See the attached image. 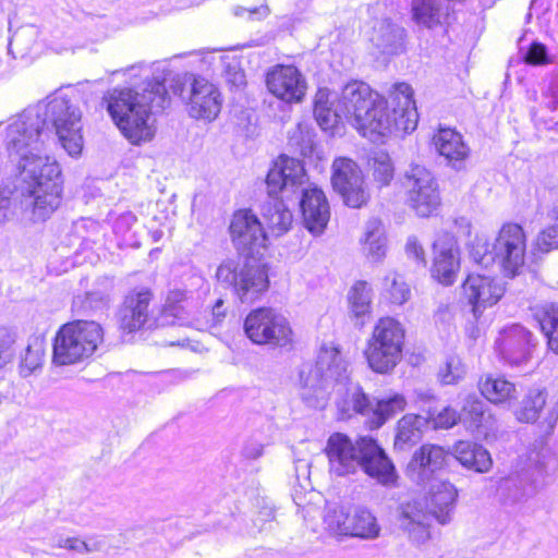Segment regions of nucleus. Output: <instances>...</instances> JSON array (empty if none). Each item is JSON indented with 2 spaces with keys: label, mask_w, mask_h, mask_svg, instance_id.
I'll return each mask as SVG.
<instances>
[{
  "label": "nucleus",
  "mask_w": 558,
  "mask_h": 558,
  "mask_svg": "<svg viewBox=\"0 0 558 558\" xmlns=\"http://www.w3.org/2000/svg\"><path fill=\"white\" fill-rule=\"evenodd\" d=\"M50 123L66 153L78 156L83 149L82 112L63 93H56L35 107L14 117L7 128L4 144L26 184L24 204L32 209L34 221H45L59 207L62 197V172L59 163L46 154Z\"/></svg>",
  "instance_id": "1"
},
{
  "label": "nucleus",
  "mask_w": 558,
  "mask_h": 558,
  "mask_svg": "<svg viewBox=\"0 0 558 558\" xmlns=\"http://www.w3.org/2000/svg\"><path fill=\"white\" fill-rule=\"evenodd\" d=\"M391 101L392 116L388 112L386 100L378 93L367 84L354 81L343 87L339 107L344 119L362 136L376 142L393 129L409 133L417 126L418 113L409 84H396Z\"/></svg>",
  "instance_id": "2"
},
{
  "label": "nucleus",
  "mask_w": 558,
  "mask_h": 558,
  "mask_svg": "<svg viewBox=\"0 0 558 558\" xmlns=\"http://www.w3.org/2000/svg\"><path fill=\"white\" fill-rule=\"evenodd\" d=\"M299 377V395L306 407L325 409L333 393L340 420L371 414L372 402L360 384L350 378L348 363L337 345L323 344L315 364L304 365Z\"/></svg>",
  "instance_id": "3"
},
{
  "label": "nucleus",
  "mask_w": 558,
  "mask_h": 558,
  "mask_svg": "<svg viewBox=\"0 0 558 558\" xmlns=\"http://www.w3.org/2000/svg\"><path fill=\"white\" fill-rule=\"evenodd\" d=\"M141 89L140 93L128 87L113 88L105 97L107 110L116 125L136 145L154 137L151 110L162 109L168 96L163 82L159 80L146 82Z\"/></svg>",
  "instance_id": "4"
},
{
  "label": "nucleus",
  "mask_w": 558,
  "mask_h": 558,
  "mask_svg": "<svg viewBox=\"0 0 558 558\" xmlns=\"http://www.w3.org/2000/svg\"><path fill=\"white\" fill-rule=\"evenodd\" d=\"M104 341V329L94 320L63 325L54 337L52 361L57 365L80 363L94 354Z\"/></svg>",
  "instance_id": "5"
},
{
  "label": "nucleus",
  "mask_w": 558,
  "mask_h": 558,
  "mask_svg": "<svg viewBox=\"0 0 558 558\" xmlns=\"http://www.w3.org/2000/svg\"><path fill=\"white\" fill-rule=\"evenodd\" d=\"M404 329L392 317H383L374 326L364 351L368 366L378 374H388L402 359Z\"/></svg>",
  "instance_id": "6"
},
{
  "label": "nucleus",
  "mask_w": 558,
  "mask_h": 558,
  "mask_svg": "<svg viewBox=\"0 0 558 558\" xmlns=\"http://www.w3.org/2000/svg\"><path fill=\"white\" fill-rule=\"evenodd\" d=\"M216 280L230 289L242 303H252L269 287L267 271L260 265L241 258H226L216 269Z\"/></svg>",
  "instance_id": "7"
},
{
  "label": "nucleus",
  "mask_w": 558,
  "mask_h": 558,
  "mask_svg": "<svg viewBox=\"0 0 558 558\" xmlns=\"http://www.w3.org/2000/svg\"><path fill=\"white\" fill-rule=\"evenodd\" d=\"M245 336L257 345L283 348L293 341V330L289 319L272 307L252 310L245 317Z\"/></svg>",
  "instance_id": "8"
},
{
  "label": "nucleus",
  "mask_w": 558,
  "mask_h": 558,
  "mask_svg": "<svg viewBox=\"0 0 558 558\" xmlns=\"http://www.w3.org/2000/svg\"><path fill=\"white\" fill-rule=\"evenodd\" d=\"M324 522L326 530L335 536L374 541L381 533L376 515L363 506L329 508Z\"/></svg>",
  "instance_id": "9"
},
{
  "label": "nucleus",
  "mask_w": 558,
  "mask_h": 558,
  "mask_svg": "<svg viewBox=\"0 0 558 558\" xmlns=\"http://www.w3.org/2000/svg\"><path fill=\"white\" fill-rule=\"evenodd\" d=\"M180 96L193 119L211 122L220 113L221 93L214 83L203 76L186 75Z\"/></svg>",
  "instance_id": "10"
},
{
  "label": "nucleus",
  "mask_w": 558,
  "mask_h": 558,
  "mask_svg": "<svg viewBox=\"0 0 558 558\" xmlns=\"http://www.w3.org/2000/svg\"><path fill=\"white\" fill-rule=\"evenodd\" d=\"M408 205L420 217H429L440 206L438 183L433 173L423 166H412L404 175Z\"/></svg>",
  "instance_id": "11"
},
{
  "label": "nucleus",
  "mask_w": 558,
  "mask_h": 558,
  "mask_svg": "<svg viewBox=\"0 0 558 558\" xmlns=\"http://www.w3.org/2000/svg\"><path fill=\"white\" fill-rule=\"evenodd\" d=\"M331 184L345 205L361 208L369 199L362 170L355 161L339 157L332 162Z\"/></svg>",
  "instance_id": "12"
},
{
  "label": "nucleus",
  "mask_w": 558,
  "mask_h": 558,
  "mask_svg": "<svg viewBox=\"0 0 558 558\" xmlns=\"http://www.w3.org/2000/svg\"><path fill=\"white\" fill-rule=\"evenodd\" d=\"M526 236L521 226L506 223L492 247L493 258L508 277H514L524 265Z\"/></svg>",
  "instance_id": "13"
},
{
  "label": "nucleus",
  "mask_w": 558,
  "mask_h": 558,
  "mask_svg": "<svg viewBox=\"0 0 558 558\" xmlns=\"http://www.w3.org/2000/svg\"><path fill=\"white\" fill-rule=\"evenodd\" d=\"M535 345L533 333L524 326L513 324L499 331L494 349L505 364L519 367L527 364Z\"/></svg>",
  "instance_id": "14"
},
{
  "label": "nucleus",
  "mask_w": 558,
  "mask_h": 558,
  "mask_svg": "<svg viewBox=\"0 0 558 558\" xmlns=\"http://www.w3.org/2000/svg\"><path fill=\"white\" fill-rule=\"evenodd\" d=\"M504 293L502 283L490 276L472 274L462 284V298L471 306L474 320H477L487 307L495 305Z\"/></svg>",
  "instance_id": "15"
},
{
  "label": "nucleus",
  "mask_w": 558,
  "mask_h": 558,
  "mask_svg": "<svg viewBox=\"0 0 558 558\" xmlns=\"http://www.w3.org/2000/svg\"><path fill=\"white\" fill-rule=\"evenodd\" d=\"M305 170L299 159L288 156H280L268 171L266 178L268 194H286L290 197L302 191L305 184Z\"/></svg>",
  "instance_id": "16"
},
{
  "label": "nucleus",
  "mask_w": 558,
  "mask_h": 558,
  "mask_svg": "<svg viewBox=\"0 0 558 558\" xmlns=\"http://www.w3.org/2000/svg\"><path fill=\"white\" fill-rule=\"evenodd\" d=\"M229 229L232 243L239 252L254 254L266 247V232L251 210L242 209L234 213Z\"/></svg>",
  "instance_id": "17"
},
{
  "label": "nucleus",
  "mask_w": 558,
  "mask_h": 558,
  "mask_svg": "<svg viewBox=\"0 0 558 558\" xmlns=\"http://www.w3.org/2000/svg\"><path fill=\"white\" fill-rule=\"evenodd\" d=\"M360 468L384 486H393L398 474L385 450L372 437L359 438Z\"/></svg>",
  "instance_id": "18"
},
{
  "label": "nucleus",
  "mask_w": 558,
  "mask_h": 558,
  "mask_svg": "<svg viewBox=\"0 0 558 558\" xmlns=\"http://www.w3.org/2000/svg\"><path fill=\"white\" fill-rule=\"evenodd\" d=\"M329 472L332 476L344 477L356 473L360 468L359 439L353 442L342 433H333L326 445Z\"/></svg>",
  "instance_id": "19"
},
{
  "label": "nucleus",
  "mask_w": 558,
  "mask_h": 558,
  "mask_svg": "<svg viewBox=\"0 0 558 558\" xmlns=\"http://www.w3.org/2000/svg\"><path fill=\"white\" fill-rule=\"evenodd\" d=\"M268 90L286 102H299L306 93V81L293 65H275L266 75Z\"/></svg>",
  "instance_id": "20"
},
{
  "label": "nucleus",
  "mask_w": 558,
  "mask_h": 558,
  "mask_svg": "<svg viewBox=\"0 0 558 558\" xmlns=\"http://www.w3.org/2000/svg\"><path fill=\"white\" fill-rule=\"evenodd\" d=\"M460 268V254L453 235L444 233L434 243L432 276L444 286H451Z\"/></svg>",
  "instance_id": "21"
},
{
  "label": "nucleus",
  "mask_w": 558,
  "mask_h": 558,
  "mask_svg": "<svg viewBox=\"0 0 558 558\" xmlns=\"http://www.w3.org/2000/svg\"><path fill=\"white\" fill-rule=\"evenodd\" d=\"M300 202L305 228L313 234H322L329 218V204L325 193L316 185L302 189Z\"/></svg>",
  "instance_id": "22"
},
{
  "label": "nucleus",
  "mask_w": 558,
  "mask_h": 558,
  "mask_svg": "<svg viewBox=\"0 0 558 558\" xmlns=\"http://www.w3.org/2000/svg\"><path fill=\"white\" fill-rule=\"evenodd\" d=\"M153 293L148 289L131 291L119 310V325L129 333L140 330L148 320Z\"/></svg>",
  "instance_id": "23"
},
{
  "label": "nucleus",
  "mask_w": 558,
  "mask_h": 558,
  "mask_svg": "<svg viewBox=\"0 0 558 558\" xmlns=\"http://www.w3.org/2000/svg\"><path fill=\"white\" fill-rule=\"evenodd\" d=\"M430 509H427L426 501L413 500L400 507V526L409 533V536L417 544L429 538Z\"/></svg>",
  "instance_id": "24"
},
{
  "label": "nucleus",
  "mask_w": 558,
  "mask_h": 558,
  "mask_svg": "<svg viewBox=\"0 0 558 558\" xmlns=\"http://www.w3.org/2000/svg\"><path fill=\"white\" fill-rule=\"evenodd\" d=\"M446 460L445 450L435 445H423L416 450L409 463L411 476L418 483L425 484L434 478V474L440 470Z\"/></svg>",
  "instance_id": "25"
},
{
  "label": "nucleus",
  "mask_w": 558,
  "mask_h": 558,
  "mask_svg": "<svg viewBox=\"0 0 558 558\" xmlns=\"http://www.w3.org/2000/svg\"><path fill=\"white\" fill-rule=\"evenodd\" d=\"M429 482L428 508L433 517L440 524H447L451 520L458 492L454 486L447 481L434 477Z\"/></svg>",
  "instance_id": "26"
},
{
  "label": "nucleus",
  "mask_w": 558,
  "mask_h": 558,
  "mask_svg": "<svg viewBox=\"0 0 558 558\" xmlns=\"http://www.w3.org/2000/svg\"><path fill=\"white\" fill-rule=\"evenodd\" d=\"M433 142L439 155L457 169H460L461 163L469 156V148L461 134L452 129H439L434 135Z\"/></svg>",
  "instance_id": "27"
},
{
  "label": "nucleus",
  "mask_w": 558,
  "mask_h": 558,
  "mask_svg": "<svg viewBox=\"0 0 558 558\" xmlns=\"http://www.w3.org/2000/svg\"><path fill=\"white\" fill-rule=\"evenodd\" d=\"M478 388L490 403L510 407L518 399L515 385L504 376L487 374L481 377Z\"/></svg>",
  "instance_id": "28"
},
{
  "label": "nucleus",
  "mask_w": 558,
  "mask_h": 558,
  "mask_svg": "<svg viewBox=\"0 0 558 558\" xmlns=\"http://www.w3.org/2000/svg\"><path fill=\"white\" fill-rule=\"evenodd\" d=\"M335 95L328 89H319L314 101V116L318 125L326 132L335 135L339 132V124L344 119L339 102L332 108Z\"/></svg>",
  "instance_id": "29"
},
{
  "label": "nucleus",
  "mask_w": 558,
  "mask_h": 558,
  "mask_svg": "<svg viewBox=\"0 0 558 558\" xmlns=\"http://www.w3.org/2000/svg\"><path fill=\"white\" fill-rule=\"evenodd\" d=\"M453 456L466 469L486 473L493 466L490 453L481 445L460 440L453 447Z\"/></svg>",
  "instance_id": "30"
},
{
  "label": "nucleus",
  "mask_w": 558,
  "mask_h": 558,
  "mask_svg": "<svg viewBox=\"0 0 558 558\" xmlns=\"http://www.w3.org/2000/svg\"><path fill=\"white\" fill-rule=\"evenodd\" d=\"M264 222L274 236L286 234L293 225V215L288 206L278 198H271L263 206Z\"/></svg>",
  "instance_id": "31"
},
{
  "label": "nucleus",
  "mask_w": 558,
  "mask_h": 558,
  "mask_svg": "<svg viewBox=\"0 0 558 558\" xmlns=\"http://www.w3.org/2000/svg\"><path fill=\"white\" fill-rule=\"evenodd\" d=\"M404 29L389 20L375 23L371 34V41L384 53H397L403 45Z\"/></svg>",
  "instance_id": "32"
},
{
  "label": "nucleus",
  "mask_w": 558,
  "mask_h": 558,
  "mask_svg": "<svg viewBox=\"0 0 558 558\" xmlns=\"http://www.w3.org/2000/svg\"><path fill=\"white\" fill-rule=\"evenodd\" d=\"M191 292L185 289H173L167 294L161 316L167 324L183 325L191 316Z\"/></svg>",
  "instance_id": "33"
},
{
  "label": "nucleus",
  "mask_w": 558,
  "mask_h": 558,
  "mask_svg": "<svg viewBox=\"0 0 558 558\" xmlns=\"http://www.w3.org/2000/svg\"><path fill=\"white\" fill-rule=\"evenodd\" d=\"M46 340L41 336H32L19 354V373L28 377L40 371L46 356Z\"/></svg>",
  "instance_id": "34"
},
{
  "label": "nucleus",
  "mask_w": 558,
  "mask_h": 558,
  "mask_svg": "<svg viewBox=\"0 0 558 558\" xmlns=\"http://www.w3.org/2000/svg\"><path fill=\"white\" fill-rule=\"evenodd\" d=\"M405 397L398 392L390 393L378 399L375 407L372 404L371 414L368 415L369 428H379L387 421L392 418L398 413L402 412L405 409Z\"/></svg>",
  "instance_id": "35"
},
{
  "label": "nucleus",
  "mask_w": 558,
  "mask_h": 558,
  "mask_svg": "<svg viewBox=\"0 0 558 558\" xmlns=\"http://www.w3.org/2000/svg\"><path fill=\"white\" fill-rule=\"evenodd\" d=\"M427 420L415 414H407L398 421L393 447L396 450H407L417 444L423 434Z\"/></svg>",
  "instance_id": "36"
},
{
  "label": "nucleus",
  "mask_w": 558,
  "mask_h": 558,
  "mask_svg": "<svg viewBox=\"0 0 558 558\" xmlns=\"http://www.w3.org/2000/svg\"><path fill=\"white\" fill-rule=\"evenodd\" d=\"M361 242L363 244V252L367 259L373 263H379L385 258L387 243L380 221L373 219L366 223Z\"/></svg>",
  "instance_id": "37"
},
{
  "label": "nucleus",
  "mask_w": 558,
  "mask_h": 558,
  "mask_svg": "<svg viewBox=\"0 0 558 558\" xmlns=\"http://www.w3.org/2000/svg\"><path fill=\"white\" fill-rule=\"evenodd\" d=\"M533 316L547 337L549 349L558 354V305L544 303L533 308Z\"/></svg>",
  "instance_id": "38"
},
{
  "label": "nucleus",
  "mask_w": 558,
  "mask_h": 558,
  "mask_svg": "<svg viewBox=\"0 0 558 558\" xmlns=\"http://www.w3.org/2000/svg\"><path fill=\"white\" fill-rule=\"evenodd\" d=\"M351 314L364 325V318L369 315L372 307V289L366 281H357L348 293Z\"/></svg>",
  "instance_id": "39"
},
{
  "label": "nucleus",
  "mask_w": 558,
  "mask_h": 558,
  "mask_svg": "<svg viewBox=\"0 0 558 558\" xmlns=\"http://www.w3.org/2000/svg\"><path fill=\"white\" fill-rule=\"evenodd\" d=\"M412 19L416 24L433 28L440 22V5L436 0H413Z\"/></svg>",
  "instance_id": "40"
},
{
  "label": "nucleus",
  "mask_w": 558,
  "mask_h": 558,
  "mask_svg": "<svg viewBox=\"0 0 558 558\" xmlns=\"http://www.w3.org/2000/svg\"><path fill=\"white\" fill-rule=\"evenodd\" d=\"M368 165L377 186H388L395 177V166L390 156L385 151H377L371 157Z\"/></svg>",
  "instance_id": "41"
},
{
  "label": "nucleus",
  "mask_w": 558,
  "mask_h": 558,
  "mask_svg": "<svg viewBox=\"0 0 558 558\" xmlns=\"http://www.w3.org/2000/svg\"><path fill=\"white\" fill-rule=\"evenodd\" d=\"M546 403V393L541 389H531L522 401V405L517 413L521 422H535Z\"/></svg>",
  "instance_id": "42"
},
{
  "label": "nucleus",
  "mask_w": 558,
  "mask_h": 558,
  "mask_svg": "<svg viewBox=\"0 0 558 558\" xmlns=\"http://www.w3.org/2000/svg\"><path fill=\"white\" fill-rule=\"evenodd\" d=\"M497 492L505 504L520 502L535 493L534 489L526 490L518 477L501 478Z\"/></svg>",
  "instance_id": "43"
},
{
  "label": "nucleus",
  "mask_w": 558,
  "mask_h": 558,
  "mask_svg": "<svg viewBox=\"0 0 558 558\" xmlns=\"http://www.w3.org/2000/svg\"><path fill=\"white\" fill-rule=\"evenodd\" d=\"M384 282V296L391 303L401 305L410 299V288L398 274L389 272L385 277Z\"/></svg>",
  "instance_id": "44"
},
{
  "label": "nucleus",
  "mask_w": 558,
  "mask_h": 558,
  "mask_svg": "<svg viewBox=\"0 0 558 558\" xmlns=\"http://www.w3.org/2000/svg\"><path fill=\"white\" fill-rule=\"evenodd\" d=\"M485 415V404L475 396H469L462 408V416L465 421H470L471 427L478 428Z\"/></svg>",
  "instance_id": "45"
},
{
  "label": "nucleus",
  "mask_w": 558,
  "mask_h": 558,
  "mask_svg": "<svg viewBox=\"0 0 558 558\" xmlns=\"http://www.w3.org/2000/svg\"><path fill=\"white\" fill-rule=\"evenodd\" d=\"M465 367L458 356H449L439 371V378L444 385L457 384L464 377Z\"/></svg>",
  "instance_id": "46"
},
{
  "label": "nucleus",
  "mask_w": 558,
  "mask_h": 558,
  "mask_svg": "<svg viewBox=\"0 0 558 558\" xmlns=\"http://www.w3.org/2000/svg\"><path fill=\"white\" fill-rule=\"evenodd\" d=\"M460 415L450 407H445L440 411H429L427 421H430L435 428H451L459 421Z\"/></svg>",
  "instance_id": "47"
},
{
  "label": "nucleus",
  "mask_w": 558,
  "mask_h": 558,
  "mask_svg": "<svg viewBox=\"0 0 558 558\" xmlns=\"http://www.w3.org/2000/svg\"><path fill=\"white\" fill-rule=\"evenodd\" d=\"M37 32L32 27L16 32L10 40V48L16 47L21 56L32 52Z\"/></svg>",
  "instance_id": "48"
},
{
  "label": "nucleus",
  "mask_w": 558,
  "mask_h": 558,
  "mask_svg": "<svg viewBox=\"0 0 558 558\" xmlns=\"http://www.w3.org/2000/svg\"><path fill=\"white\" fill-rule=\"evenodd\" d=\"M14 342V332L5 327H0V371L4 368L12 359L11 348Z\"/></svg>",
  "instance_id": "49"
},
{
  "label": "nucleus",
  "mask_w": 558,
  "mask_h": 558,
  "mask_svg": "<svg viewBox=\"0 0 558 558\" xmlns=\"http://www.w3.org/2000/svg\"><path fill=\"white\" fill-rule=\"evenodd\" d=\"M54 548H65L80 554L92 553L98 549L96 544H88L76 537L59 538L52 544Z\"/></svg>",
  "instance_id": "50"
},
{
  "label": "nucleus",
  "mask_w": 558,
  "mask_h": 558,
  "mask_svg": "<svg viewBox=\"0 0 558 558\" xmlns=\"http://www.w3.org/2000/svg\"><path fill=\"white\" fill-rule=\"evenodd\" d=\"M536 246L542 252L558 250V225H553L542 231L536 239Z\"/></svg>",
  "instance_id": "51"
},
{
  "label": "nucleus",
  "mask_w": 558,
  "mask_h": 558,
  "mask_svg": "<svg viewBox=\"0 0 558 558\" xmlns=\"http://www.w3.org/2000/svg\"><path fill=\"white\" fill-rule=\"evenodd\" d=\"M524 59L532 65H544L550 62L546 46L536 41L531 44Z\"/></svg>",
  "instance_id": "52"
},
{
  "label": "nucleus",
  "mask_w": 558,
  "mask_h": 558,
  "mask_svg": "<svg viewBox=\"0 0 558 558\" xmlns=\"http://www.w3.org/2000/svg\"><path fill=\"white\" fill-rule=\"evenodd\" d=\"M471 255L475 263L487 267L490 262H495L492 251L488 252L486 242L476 240V244L472 247Z\"/></svg>",
  "instance_id": "53"
},
{
  "label": "nucleus",
  "mask_w": 558,
  "mask_h": 558,
  "mask_svg": "<svg viewBox=\"0 0 558 558\" xmlns=\"http://www.w3.org/2000/svg\"><path fill=\"white\" fill-rule=\"evenodd\" d=\"M270 13L267 5H260L253 9H246L244 7H235L233 14L238 17H247L248 20H264Z\"/></svg>",
  "instance_id": "54"
},
{
  "label": "nucleus",
  "mask_w": 558,
  "mask_h": 558,
  "mask_svg": "<svg viewBox=\"0 0 558 558\" xmlns=\"http://www.w3.org/2000/svg\"><path fill=\"white\" fill-rule=\"evenodd\" d=\"M136 216L131 211H125L117 217L113 222V231L117 234L124 235L136 222Z\"/></svg>",
  "instance_id": "55"
},
{
  "label": "nucleus",
  "mask_w": 558,
  "mask_h": 558,
  "mask_svg": "<svg viewBox=\"0 0 558 558\" xmlns=\"http://www.w3.org/2000/svg\"><path fill=\"white\" fill-rule=\"evenodd\" d=\"M405 252L410 258L415 259L417 263H421L423 265L426 264L425 260V252L423 246L418 243L416 238L411 236L408 239L407 245H405Z\"/></svg>",
  "instance_id": "56"
},
{
  "label": "nucleus",
  "mask_w": 558,
  "mask_h": 558,
  "mask_svg": "<svg viewBox=\"0 0 558 558\" xmlns=\"http://www.w3.org/2000/svg\"><path fill=\"white\" fill-rule=\"evenodd\" d=\"M311 465L310 459L301 458L294 461L295 477L300 485H304L305 482L310 481Z\"/></svg>",
  "instance_id": "57"
},
{
  "label": "nucleus",
  "mask_w": 558,
  "mask_h": 558,
  "mask_svg": "<svg viewBox=\"0 0 558 558\" xmlns=\"http://www.w3.org/2000/svg\"><path fill=\"white\" fill-rule=\"evenodd\" d=\"M264 453V445L259 441L255 440H248L243 449H242V456L245 459L250 460H256L260 458Z\"/></svg>",
  "instance_id": "58"
},
{
  "label": "nucleus",
  "mask_w": 558,
  "mask_h": 558,
  "mask_svg": "<svg viewBox=\"0 0 558 558\" xmlns=\"http://www.w3.org/2000/svg\"><path fill=\"white\" fill-rule=\"evenodd\" d=\"M226 80L238 87L245 84L244 72L236 69L235 66L233 69H231V66L228 68L226 71Z\"/></svg>",
  "instance_id": "59"
},
{
  "label": "nucleus",
  "mask_w": 558,
  "mask_h": 558,
  "mask_svg": "<svg viewBox=\"0 0 558 558\" xmlns=\"http://www.w3.org/2000/svg\"><path fill=\"white\" fill-rule=\"evenodd\" d=\"M11 199L0 190V226L9 219Z\"/></svg>",
  "instance_id": "60"
},
{
  "label": "nucleus",
  "mask_w": 558,
  "mask_h": 558,
  "mask_svg": "<svg viewBox=\"0 0 558 558\" xmlns=\"http://www.w3.org/2000/svg\"><path fill=\"white\" fill-rule=\"evenodd\" d=\"M223 304H225L223 300L219 299L216 301L215 305L213 306L211 315H213L215 324H219L226 316V311L223 308Z\"/></svg>",
  "instance_id": "61"
},
{
  "label": "nucleus",
  "mask_w": 558,
  "mask_h": 558,
  "mask_svg": "<svg viewBox=\"0 0 558 558\" xmlns=\"http://www.w3.org/2000/svg\"><path fill=\"white\" fill-rule=\"evenodd\" d=\"M136 71L144 72L147 74L150 73V69L148 66L144 65L143 63H141L137 65L129 66L126 69L113 71L111 74L123 73L125 75L128 73H132V75L136 76L137 75V73H135Z\"/></svg>",
  "instance_id": "62"
},
{
  "label": "nucleus",
  "mask_w": 558,
  "mask_h": 558,
  "mask_svg": "<svg viewBox=\"0 0 558 558\" xmlns=\"http://www.w3.org/2000/svg\"><path fill=\"white\" fill-rule=\"evenodd\" d=\"M546 421L551 426L558 421V398L555 400V402L550 407L548 416L546 417Z\"/></svg>",
  "instance_id": "63"
},
{
  "label": "nucleus",
  "mask_w": 558,
  "mask_h": 558,
  "mask_svg": "<svg viewBox=\"0 0 558 558\" xmlns=\"http://www.w3.org/2000/svg\"><path fill=\"white\" fill-rule=\"evenodd\" d=\"M550 216L555 220L554 225H558V202L553 206Z\"/></svg>",
  "instance_id": "64"
}]
</instances>
